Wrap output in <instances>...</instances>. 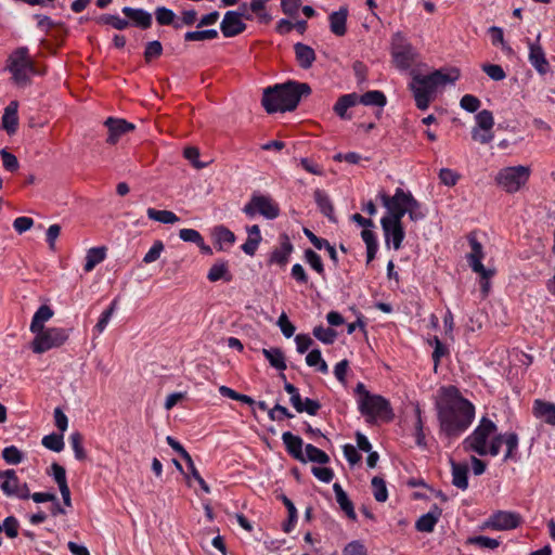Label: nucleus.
I'll return each mask as SVG.
<instances>
[{
    "instance_id": "1",
    "label": "nucleus",
    "mask_w": 555,
    "mask_h": 555,
    "mask_svg": "<svg viewBox=\"0 0 555 555\" xmlns=\"http://www.w3.org/2000/svg\"><path fill=\"white\" fill-rule=\"evenodd\" d=\"M438 435L447 446L457 440L473 424L476 408L472 401L463 397L453 385L442 386L438 390L436 401Z\"/></svg>"
},
{
    "instance_id": "2",
    "label": "nucleus",
    "mask_w": 555,
    "mask_h": 555,
    "mask_svg": "<svg viewBox=\"0 0 555 555\" xmlns=\"http://www.w3.org/2000/svg\"><path fill=\"white\" fill-rule=\"evenodd\" d=\"M502 443L506 451L503 456L504 462L519 460V437L514 431L505 434L498 433L496 424L487 416H482L474 430L462 441V449L466 453L478 456H496L501 451Z\"/></svg>"
},
{
    "instance_id": "3",
    "label": "nucleus",
    "mask_w": 555,
    "mask_h": 555,
    "mask_svg": "<svg viewBox=\"0 0 555 555\" xmlns=\"http://www.w3.org/2000/svg\"><path fill=\"white\" fill-rule=\"evenodd\" d=\"M412 80L409 85L413 93L415 105L418 109L425 111L435 99L439 88L448 83H454L460 78V70L455 67L436 69L428 75L413 70Z\"/></svg>"
},
{
    "instance_id": "4",
    "label": "nucleus",
    "mask_w": 555,
    "mask_h": 555,
    "mask_svg": "<svg viewBox=\"0 0 555 555\" xmlns=\"http://www.w3.org/2000/svg\"><path fill=\"white\" fill-rule=\"evenodd\" d=\"M311 93V88L306 82L287 81L284 83L268 87L263 90L261 99L262 106L269 114L276 112H291L294 111L301 96H307Z\"/></svg>"
},
{
    "instance_id": "5",
    "label": "nucleus",
    "mask_w": 555,
    "mask_h": 555,
    "mask_svg": "<svg viewBox=\"0 0 555 555\" xmlns=\"http://www.w3.org/2000/svg\"><path fill=\"white\" fill-rule=\"evenodd\" d=\"M354 392L358 396L357 403L359 412L366 418V422H390L393 420V411L389 400L380 395L371 393L363 383H358Z\"/></svg>"
},
{
    "instance_id": "6",
    "label": "nucleus",
    "mask_w": 555,
    "mask_h": 555,
    "mask_svg": "<svg viewBox=\"0 0 555 555\" xmlns=\"http://www.w3.org/2000/svg\"><path fill=\"white\" fill-rule=\"evenodd\" d=\"M7 68L12 74V79L16 85H27L30 75L35 73L34 62L29 56L28 49L21 47L14 50L8 59Z\"/></svg>"
},
{
    "instance_id": "7",
    "label": "nucleus",
    "mask_w": 555,
    "mask_h": 555,
    "mask_svg": "<svg viewBox=\"0 0 555 555\" xmlns=\"http://www.w3.org/2000/svg\"><path fill=\"white\" fill-rule=\"evenodd\" d=\"M35 338L31 341V350L35 353H43L50 349L63 346L68 337V330L63 327H48L34 333Z\"/></svg>"
},
{
    "instance_id": "8",
    "label": "nucleus",
    "mask_w": 555,
    "mask_h": 555,
    "mask_svg": "<svg viewBox=\"0 0 555 555\" xmlns=\"http://www.w3.org/2000/svg\"><path fill=\"white\" fill-rule=\"evenodd\" d=\"M530 177V168L526 166H513L501 169L495 182L507 193H516L524 186Z\"/></svg>"
},
{
    "instance_id": "9",
    "label": "nucleus",
    "mask_w": 555,
    "mask_h": 555,
    "mask_svg": "<svg viewBox=\"0 0 555 555\" xmlns=\"http://www.w3.org/2000/svg\"><path fill=\"white\" fill-rule=\"evenodd\" d=\"M243 20L253 21V14L248 12L247 3L243 2L236 11H227L220 23V30L225 38L241 35L247 28Z\"/></svg>"
},
{
    "instance_id": "10",
    "label": "nucleus",
    "mask_w": 555,
    "mask_h": 555,
    "mask_svg": "<svg viewBox=\"0 0 555 555\" xmlns=\"http://www.w3.org/2000/svg\"><path fill=\"white\" fill-rule=\"evenodd\" d=\"M243 212L249 218L261 215L268 220H273L280 216V206L268 195L254 194L244 206Z\"/></svg>"
},
{
    "instance_id": "11",
    "label": "nucleus",
    "mask_w": 555,
    "mask_h": 555,
    "mask_svg": "<svg viewBox=\"0 0 555 555\" xmlns=\"http://www.w3.org/2000/svg\"><path fill=\"white\" fill-rule=\"evenodd\" d=\"M391 56L395 65L404 70L414 64L417 53L401 35L397 34L391 44Z\"/></svg>"
},
{
    "instance_id": "12",
    "label": "nucleus",
    "mask_w": 555,
    "mask_h": 555,
    "mask_svg": "<svg viewBox=\"0 0 555 555\" xmlns=\"http://www.w3.org/2000/svg\"><path fill=\"white\" fill-rule=\"evenodd\" d=\"M405 196L406 192L401 188H397L392 196L382 193L380 199L387 209V215L383 218H388L391 221H402L408 208Z\"/></svg>"
},
{
    "instance_id": "13",
    "label": "nucleus",
    "mask_w": 555,
    "mask_h": 555,
    "mask_svg": "<svg viewBox=\"0 0 555 555\" xmlns=\"http://www.w3.org/2000/svg\"><path fill=\"white\" fill-rule=\"evenodd\" d=\"M0 489L8 496L27 500L30 496L27 483H21L14 469L0 470Z\"/></svg>"
},
{
    "instance_id": "14",
    "label": "nucleus",
    "mask_w": 555,
    "mask_h": 555,
    "mask_svg": "<svg viewBox=\"0 0 555 555\" xmlns=\"http://www.w3.org/2000/svg\"><path fill=\"white\" fill-rule=\"evenodd\" d=\"M467 238L470 246V251L466 255V259L470 269L480 278L493 276L495 271L492 269H487L482 264L485 251L481 243L478 242L476 235L474 234H469Z\"/></svg>"
},
{
    "instance_id": "15",
    "label": "nucleus",
    "mask_w": 555,
    "mask_h": 555,
    "mask_svg": "<svg viewBox=\"0 0 555 555\" xmlns=\"http://www.w3.org/2000/svg\"><path fill=\"white\" fill-rule=\"evenodd\" d=\"M522 522L519 513L512 511H496L485 521V527L492 530H513Z\"/></svg>"
},
{
    "instance_id": "16",
    "label": "nucleus",
    "mask_w": 555,
    "mask_h": 555,
    "mask_svg": "<svg viewBox=\"0 0 555 555\" xmlns=\"http://www.w3.org/2000/svg\"><path fill=\"white\" fill-rule=\"evenodd\" d=\"M380 225L384 232L386 245H392L395 250H399L405 237L402 221H391L388 218L380 219Z\"/></svg>"
},
{
    "instance_id": "17",
    "label": "nucleus",
    "mask_w": 555,
    "mask_h": 555,
    "mask_svg": "<svg viewBox=\"0 0 555 555\" xmlns=\"http://www.w3.org/2000/svg\"><path fill=\"white\" fill-rule=\"evenodd\" d=\"M105 127L108 130V137L106 142L111 145L116 144L119 139L128 132L134 130L135 126L126 119L108 117L104 121Z\"/></svg>"
},
{
    "instance_id": "18",
    "label": "nucleus",
    "mask_w": 555,
    "mask_h": 555,
    "mask_svg": "<svg viewBox=\"0 0 555 555\" xmlns=\"http://www.w3.org/2000/svg\"><path fill=\"white\" fill-rule=\"evenodd\" d=\"M540 35L537 41L527 40L529 48V62L540 75H546L550 72V63L545 56V52L539 43Z\"/></svg>"
},
{
    "instance_id": "19",
    "label": "nucleus",
    "mask_w": 555,
    "mask_h": 555,
    "mask_svg": "<svg viewBox=\"0 0 555 555\" xmlns=\"http://www.w3.org/2000/svg\"><path fill=\"white\" fill-rule=\"evenodd\" d=\"M294 250V246L291 243L287 235L281 237L280 245L275 247L268 259L269 264H276L281 268H285L289 261L291 255Z\"/></svg>"
},
{
    "instance_id": "20",
    "label": "nucleus",
    "mask_w": 555,
    "mask_h": 555,
    "mask_svg": "<svg viewBox=\"0 0 555 555\" xmlns=\"http://www.w3.org/2000/svg\"><path fill=\"white\" fill-rule=\"evenodd\" d=\"M282 441L287 453L292 457L301 463H306L305 453L302 452L304 441L299 436H296L291 431H285L282 434Z\"/></svg>"
},
{
    "instance_id": "21",
    "label": "nucleus",
    "mask_w": 555,
    "mask_h": 555,
    "mask_svg": "<svg viewBox=\"0 0 555 555\" xmlns=\"http://www.w3.org/2000/svg\"><path fill=\"white\" fill-rule=\"evenodd\" d=\"M212 238L217 250L229 249L235 243V234L224 225H217L212 229Z\"/></svg>"
},
{
    "instance_id": "22",
    "label": "nucleus",
    "mask_w": 555,
    "mask_h": 555,
    "mask_svg": "<svg viewBox=\"0 0 555 555\" xmlns=\"http://www.w3.org/2000/svg\"><path fill=\"white\" fill-rule=\"evenodd\" d=\"M452 485L461 490L468 488V465L466 463H459L454 460L450 461Z\"/></svg>"
},
{
    "instance_id": "23",
    "label": "nucleus",
    "mask_w": 555,
    "mask_h": 555,
    "mask_svg": "<svg viewBox=\"0 0 555 555\" xmlns=\"http://www.w3.org/2000/svg\"><path fill=\"white\" fill-rule=\"evenodd\" d=\"M122 13L132 21L133 25L142 29H147L152 25V15L143 9L130 7L122 8Z\"/></svg>"
},
{
    "instance_id": "24",
    "label": "nucleus",
    "mask_w": 555,
    "mask_h": 555,
    "mask_svg": "<svg viewBox=\"0 0 555 555\" xmlns=\"http://www.w3.org/2000/svg\"><path fill=\"white\" fill-rule=\"evenodd\" d=\"M347 16L348 9L345 7L330 14V28L334 35L341 37L347 33Z\"/></svg>"
},
{
    "instance_id": "25",
    "label": "nucleus",
    "mask_w": 555,
    "mask_h": 555,
    "mask_svg": "<svg viewBox=\"0 0 555 555\" xmlns=\"http://www.w3.org/2000/svg\"><path fill=\"white\" fill-rule=\"evenodd\" d=\"M533 414L538 418H542L545 423L555 426V404L537 399L533 402Z\"/></svg>"
},
{
    "instance_id": "26",
    "label": "nucleus",
    "mask_w": 555,
    "mask_h": 555,
    "mask_svg": "<svg viewBox=\"0 0 555 555\" xmlns=\"http://www.w3.org/2000/svg\"><path fill=\"white\" fill-rule=\"evenodd\" d=\"M207 279L209 282H231L233 279L232 273L229 269V263L227 260H218L216 261L209 269L207 273Z\"/></svg>"
},
{
    "instance_id": "27",
    "label": "nucleus",
    "mask_w": 555,
    "mask_h": 555,
    "mask_svg": "<svg viewBox=\"0 0 555 555\" xmlns=\"http://www.w3.org/2000/svg\"><path fill=\"white\" fill-rule=\"evenodd\" d=\"M294 51L296 61L301 68L308 69L313 65L315 52L310 46L298 42L294 46Z\"/></svg>"
},
{
    "instance_id": "28",
    "label": "nucleus",
    "mask_w": 555,
    "mask_h": 555,
    "mask_svg": "<svg viewBox=\"0 0 555 555\" xmlns=\"http://www.w3.org/2000/svg\"><path fill=\"white\" fill-rule=\"evenodd\" d=\"M441 516V509L435 506L428 513L422 515L415 522V529L420 532H433Z\"/></svg>"
},
{
    "instance_id": "29",
    "label": "nucleus",
    "mask_w": 555,
    "mask_h": 555,
    "mask_svg": "<svg viewBox=\"0 0 555 555\" xmlns=\"http://www.w3.org/2000/svg\"><path fill=\"white\" fill-rule=\"evenodd\" d=\"M18 103L17 101H11L4 108L2 116V126L9 134H13L17 130L18 117H17Z\"/></svg>"
},
{
    "instance_id": "30",
    "label": "nucleus",
    "mask_w": 555,
    "mask_h": 555,
    "mask_svg": "<svg viewBox=\"0 0 555 555\" xmlns=\"http://www.w3.org/2000/svg\"><path fill=\"white\" fill-rule=\"evenodd\" d=\"M313 196L320 211L327 217L330 221L336 222L334 206L330 196L320 189L313 192Z\"/></svg>"
},
{
    "instance_id": "31",
    "label": "nucleus",
    "mask_w": 555,
    "mask_h": 555,
    "mask_svg": "<svg viewBox=\"0 0 555 555\" xmlns=\"http://www.w3.org/2000/svg\"><path fill=\"white\" fill-rule=\"evenodd\" d=\"M248 12L253 14V20H257L260 24H269L272 16L267 10V0H251L247 3Z\"/></svg>"
},
{
    "instance_id": "32",
    "label": "nucleus",
    "mask_w": 555,
    "mask_h": 555,
    "mask_svg": "<svg viewBox=\"0 0 555 555\" xmlns=\"http://www.w3.org/2000/svg\"><path fill=\"white\" fill-rule=\"evenodd\" d=\"M53 314V310L48 305L40 306L33 317L29 326L30 332L34 334L46 328L44 323L48 322Z\"/></svg>"
},
{
    "instance_id": "33",
    "label": "nucleus",
    "mask_w": 555,
    "mask_h": 555,
    "mask_svg": "<svg viewBox=\"0 0 555 555\" xmlns=\"http://www.w3.org/2000/svg\"><path fill=\"white\" fill-rule=\"evenodd\" d=\"M333 490L335 492L336 501H337L339 507L341 508V511L345 512V514L347 515L348 518H350L351 520H356L357 515L354 512L353 504L349 500L347 493L344 491L341 486L336 482L333 486Z\"/></svg>"
},
{
    "instance_id": "34",
    "label": "nucleus",
    "mask_w": 555,
    "mask_h": 555,
    "mask_svg": "<svg viewBox=\"0 0 555 555\" xmlns=\"http://www.w3.org/2000/svg\"><path fill=\"white\" fill-rule=\"evenodd\" d=\"M358 104V94L357 93H348L338 98L335 103L333 109L337 116L341 119H350V116L347 114V111Z\"/></svg>"
},
{
    "instance_id": "35",
    "label": "nucleus",
    "mask_w": 555,
    "mask_h": 555,
    "mask_svg": "<svg viewBox=\"0 0 555 555\" xmlns=\"http://www.w3.org/2000/svg\"><path fill=\"white\" fill-rule=\"evenodd\" d=\"M105 257L106 248L104 246L88 249L83 266L85 272H91L99 263L104 261Z\"/></svg>"
},
{
    "instance_id": "36",
    "label": "nucleus",
    "mask_w": 555,
    "mask_h": 555,
    "mask_svg": "<svg viewBox=\"0 0 555 555\" xmlns=\"http://www.w3.org/2000/svg\"><path fill=\"white\" fill-rule=\"evenodd\" d=\"M358 103L383 108L387 103V99L384 92L379 90H372L363 93L362 95H358Z\"/></svg>"
},
{
    "instance_id": "37",
    "label": "nucleus",
    "mask_w": 555,
    "mask_h": 555,
    "mask_svg": "<svg viewBox=\"0 0 555 555\" xmlns=\"http://www.w3.org/2000/svg\"><path fill=\"white\" fill-rule=\"evenodd\" d=\"M361 237L366 245V263H370L375 258L378 249L376 235L372 230L363 229Z\"/></svg>"
},
{
    "instance_id": "38",
    "label": "nucleus",
    "mask_w": 555,
    "mask_h": 555,
    "mask_svg": "<svg viewBox=\"0 0 555 555\" xmlns=\"http://www.w3.org/2000/svg\"><path fill=\"white\" fill-rule=\"evenodd\" d=\"M262 354L269 361L270 365L276 370H286L284 353L279 348L262 349Z\"/></svg>"
},
{
    "instance_id": "39",
    "label": "nucleus",
    "mask_w": 555,
    "mask_h": 555,
    "mask_svg": "<svg viewBox=\"0 0 555 555\" xmlns=\"http://www.w3.org/2000/svg\"><path fill=\"white\" fill-rule=\"evenodd\" d=\"M146 215L151 220L164 224H172L180 220L179 217L170 210H158L152 207L147 208Z\"/></svg>"
},
{
    "instance_id": "40",
    "label": "nucleus",
    "mask_w": 555,
    "mask_h": 555,
    "mask_svg": "<svg viewBox=\"0 0 555 555\" xmlns=\"http://www.w3.org/2000/svg\"><path fill=\"white\" fill-rule=\"evenodd\" d=\"M155 17L159 25L167 26V25H173L175 28H181L182 24L175 22L176 14L172 10L167 9L166 7H158L155 10Z\"/></svg>"
},
{
    "instance_id": "41",
    "label": "nucleus",
    "mask_w": 555,
    "mask_h": 555,
    "mask_svg": "<svg viewBox=\"0 0 555 555\" xmlns=\"http://www.w3.org/2000/svg\"><path fill=\"white\" fill-rule=\"evenodd\" d=\"M406 214L412 221H418L425 218V212L422 209L421 203L414 196L406 192Z\"/></svg>"
},
{
    "instance_id": "42",
    "label": "nucleus",
    "mask_w": 555,
    "mask_h": 555,
    "mask_svg": "<svg viewBox=\"0 0 555 555\" xmlns=\"http://www.w3.org/2000/svg\"><path fill=\"white\" fill-rule=\"evenodd\" d=\"M305 451L306 462L309 461L318 464H327L330 462V456L313 444H306Z\"/></svg>"
},
{
    "instance_id": "43",
    "label": "nucleus",
    "mask_w": 555,
    "mask_h": 555,
    "mask_svg": "<svg viewBox=\"0 0 555 555\" xmlns=\"http://www.w3.org/2000/svg\"><path fill=\"white\" fill-rule=\"evenodd\" d=\"M304 258L312 270H314L322 278H325V268L319 254L308 248L305 250Z\"/></svg>"
},
{
    "instance_id": "44",
    "label": "nucleus",
    "mask_w": 555,
    "mask_h": 555,
    "mask_svg": "<svg viewBox=\"0 0 555 555\" xmlns=\"http://www.w3.org/2000/svg\"><path fill=\"white\" fill-rule=\"evenodd\" d=\"M282 502L285 505L288 513V518L283 524V530L284 532L289 533L295 528V525L297 522V509L292 500L288 499L286 495H282Z\"/></svg>"
},
{
    "instance_id": "45",
    "label": "nucleus",
    "mask_w": 555,
    "mask_h": 555,
    "mask_svg": "<svg viewBox=\"0 0 555 555\" xmlns=\"http://www.w3.org/2000/svg\"><path fill=\"white\" fill-rule=\"evenodd\" d=\"M415 413H416V421H415V425H414L415 443L417 447H420L422 449H426L427 441H426V435H425V430H424V421L422 417V410L420 408H416Z\"/></svg>"
},
{
    "instance_id": "46",
    "label": "nucleus",
    "mask_w": 555,
    "mask_h": 555,
    "mask_svg": "<svg viewBox=\"0 0 555 555\" xmlns=\"http://www.w3.org/2000/svg\"><path fill=\"white\" fill-rule=\"evenodd\" d=\"M41 443L48 450H51L53 452H61V451H63L64 446H65L64 444V436L61 433L60 434L52 433L50 435H46L42 438Z\"/></svg>"
},
{
    "instance_id": "47",
    "label": "nucleus",
    "mask_w": 555,
    "mask_h": 555,
    "mask_svg": "<svg viewBox=\"0 0 555 555\" xmlns=\"http://www.w3.org/2000/svg\"><path fill=\"white\" fill-rule=\"evenodd\" d=\"M374 499L377 502H386L388 499V490L386 482L382 477L375 476L371 480Z\"/></svg>"
},
{
    "instance_id": "48",
    "label": "nucleus",
    "mask_w": 555,
    "mask_h": 555,
    "mask_svg": "<svg viewBox=\"0 0 555 555\" xmlns=\"http://www.w3.org/2000/svg\"><path fill=\"white\" fill-rule=\"evenodd\" d=\"M117 306H118V299H117V298H115V299L111 302L109 307H108L107 309H105V310L102 312V314L100 315L99 321H98V323H96V324H95V326H94V330H95L99 334H101V333H103V332L105 331V328H106L107 324L109 323V321H111V319H112V317H113L114 312H115V311H116V309H117Z\"/></svg>"
},
{
    "instance_id": "49",
    "label": "nucleus",
    "mask_w": 555,
    "mask_h": 555,
    "mask_svg": "<svg viewBox=\"0 0 555 555\" xmlns=\"http://www.w3.org/2000/svg\"><path fill=\"white\" fill-rule=\"evenodd\" d=\"M217 29L192 30L184 34L185 41H204L218 38Z\"/></svg>"
},
{
    "instance_id": "50",
    "label": "nucleus",
    "mask_w": 555,
    "mask_h": 555,
    "mask_svg": "<svg viewBox=\"0 0 555 555\" xmlns=\"http://www.w3.org/2000/svg\"><path fill=\"white\" fill-rule=\"evenodd\" d=\"M98 23L109 25L117 30H124L129 26V21L118 15L103 14L99 17Z\"/></svg>"
},
{
    "instance_id": "51",
    "label": "nucleus",
    "mask_w": 555,
    "mask_h": 555,
    "mask_svg": "<svg viewBox=\"0 0 555 555\" xmlns=\"http://www.w3.org/2000/svg\"><path fill=\"white\" fill-rule=\"evenodd\" d=\"M69 442L74 450L75 457L78 461H83L87 457V453L85 451V448L82 446L83 438L82 435L79 431H75L69 436Z\"/></svg>"
},
{
    "instance_id": "52",
    "label": "nucleus",
    "mask_w": 555,
    "mask_h": 555,
    "mask_svg": "<svg viewBox=\"0 0 555 555\" xmlns=\"http://www.w3.org/2000/svg\"><path fill=\"white\" fill-rule=\"evenodd\" d=\"M475 119L477 124L475 128H480L482 130H492L494 126L493 115L488 109H483L477 113Z\"/></svg>"
},
{
    "instance_id": "53",
    "label": "nucleus",
    "mask_w": 555,
    "mask_h": 555,
    "mask_svg": "<svg viewBox=\"0 0 555 555\" xmlns=\"http://www.w3.org/2000/svg\"><path fill=\"white\" fill-rule=\"evenodd\" d=\"M313 335L317 339L324 344H333L337 334L336 332L331 327H324L322 325L315 326L313 328Z\"/></svg>"
},
{
    "instance_id": "54",
    "label": "nucleus",
    "mask_w": 555,
    "mask_h": 555,
    "mask_svg": "<svg viewBox=\"0 0 555 555\" xmlns=\"http://www.w3.org/2000/svg\"><path fill=\"white\" fill-rule=\"evenodd\" d=\"M20 524L14 516L7 517L2 524H0V532L3 530L8 538L14 539L18 534Z\"/></svg>"
},
{
    "instance_id": "55",
    "label": "nucleus",
    "mask_w": 555,
    "mask_h": 555,
    "mask_svg": "<svg viewBox=\"0 0 555 555\" xmlns=\"http://www.w3.org/2000/svg\"><path fill=\"white\" fill-rule=\"evenodd\" d=\"M284 389L291 396L289 402L293 408L296 410V412L301 413V404L304 400L301 399L298 388L291 383H285Z\"/></svg>"
},
{
    "instance_id": "56",
    "label": "nucleus",
    "mask_w": 555,
    "mask_h": 555,
    "mask_svg": "<svg viewBox=\"0 0 555 555\" xmlns=\"http://www.w3.org/2000/svg\"><path fill=\"white\" fill-rule=\"evenodd\" d=\"M431 345H434V351H433V361H434V369L437 371L438 365L440 364L441 358L447 356L449 353V350L446 345L441 343V340L436 336L433 339Z\"/></svg>"
},
{
    "instance_id": "57",
    "label": "nucleus",
    "mask_w": 555,
    "mask_h": 555,
    "mask_svg": "<svg viewBox=\"0 0 555 555\" xmlns=\"http://www.w3.org/2000/svg\"><path fill=\"white\" fill-rule=\"evenodd\" d=\"M2 459L11 465L20 464L23 461V454L15 446L5 447L2 450Z\"/></svg>"
},
{
    "instance_id": "58",
    "label": "nucleus",
    "mask_w": 555,
    "mask_h": 555,
    "mask_svg": "<svg viewBox=\"0 0 555 555\" xmlns=\"http://www.w3.org/2000/svg\"><path fill=\"white\" fill-rule=\"evenodd\" d=\"M481 105L480 100L473 94H465L460 101V106L469 113H475Z\"/></svg>"
},
{
    "instance_id": "59",
    "label": "nucleus",
    "mask_w": 555,
    "mask_h": 555,
    "mask_svg": "<svg viewBox=\"0 0 555 555\" xmlns=\"http://www.w3.org/2000/svg\"><path fill=\"white\" fill-rule=\"evenodd\" d=\"M481 69L493 80L501 81L505 79L506 74L501 65L483 64Z\"/></svg>"
},
{
    "instance_id": "60",
    "label": "nucleus",
    "mask_w": 555,
    "mask_h": 555,
    "mask_svg": "<svg viewBox=\"0 0 555 555\" xmlns=\"http://www.w3.org/2000/svg\"><path fill=\"white\" fill-rule=\"evenodd\" d=\"M0 155L4 169L11 172H14L18 169L20 164L15 155L4 149L0 151Z\"/></svg>"
},
{
    "instance_id": "61",
    "label": "nucleus",
    "mask_w": 555,
    "mask_h": 555,
    "mask_svg": "<svg viewBox=\"0 0 555 555\" xmlns=\"http://www.w3.org/2000/svg\"><path fill=\"white\" fill-rule=\"evenodd\" d=\"M163 53V46L158 40L151 41L146 44L144 51V59L151 62L153 59L159 57Z\"/></svg>"
},
{
    "instance_id": "62",
    "label": "nucleus",
    "mask_w": 555,
    "mask_h": 555,
    "mask_svg": "<svg viewBox=\"0 0 555 555\" xmlns=\"http://www.w3.org/2000/svg\"><path fill=\"white\" fill-rule=\"evenodd\" d=\"M439 179L444 185L453 186L457 183L460 175L452 169L442 168L439 171Z\"/></svg>"
},
{
    "instance_id": "63",
    "label": "nucleus",
    "mask_w": 555,
    "mask_h": 555,
    "mask_svg": "<svg viewBox=\"0 0 555 555\" xmlns=\"http://www.w3.org/2000/svg\"><path fill=\"white\" fill-rule=\"evenodd\" d=\"M163 250H164L163 242L155 241L154 244L152 245V247L149 249V251L143 257V262L151 263V262L156 261L160 257V254L163 253Z\"/></svg>"
},
{
    "instance_id": "64",
    "label": "nucleus",
    "mask_w": 555,
    "mask_h": 555,
    "mask_svg": "<svg viewBox=\"0 0 555 555\" xmlns=\"http://www.w3.org/2000/svg\"><path fill=\"white\" fill-rule=\"evenodd\" d=\"M343 452L345 459L351 466H354L361 461V455L357 451V448L350 443H347L343 447Z\"/></svg>"
}]
</instances>
